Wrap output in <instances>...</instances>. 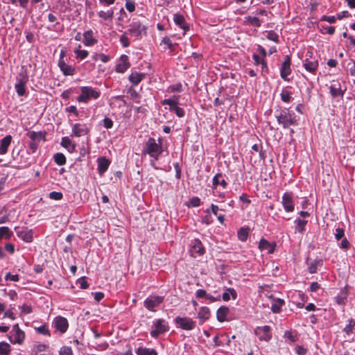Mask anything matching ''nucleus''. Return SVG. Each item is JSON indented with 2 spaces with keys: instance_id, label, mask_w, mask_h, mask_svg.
Wrapping results in <instances>:
<instances>
[{
  "instance_id": "nucleus-1",
  "label": "nucleus",
  "mask_w": 355,
  "mask_h": 355,
  "mask_svg": "<svg viewBox=\"0 0 355 355\" xmlns=\"http://www.w3.org/2000/svg\"><path fill=\"white\" fill-rule=\"evenodd\" d=\"M276 118L279 124L282 125L284 128L297 125V121L295 113L291 112L288 109L284 108L279 113L276 115Z\"/></svg>"
},
{
  "instance_id": "nucleus-2",
  "label": "nucleus",
  "mask_w": 355,
  "mask_h": 355,
  "mask_svg": "<svg viewBox=\"0 0 355 355\" xmlns=\"http://www.w3.org/2000/svg\"><path fill=\"white\" fill-rule=\"evenodd\" d=\"M162 151L161 144H157L156 140L153 137L148 139L146 143L145 153L148 154L150 157L154 158L155 160H157Z\"/></svg>"
},
{
  "instance_id": "nucleus-3",
  "label": "nucleus",
  "mask_w": 355,
  "mask_h": 355,
  "mask_svg": "<svg viewBox=\"0 0 355 355\" xmlns=\"http://www.w3.org/2000/svg\"><path fill=\"white\" fill-rule=\"evenodd\" d=\"M80 91V95L77 97L78 102L87 103L91 98L96 99L100 96V92L91 87H82Z\"/></svg>"
},
{
  "instance_id": "nucleus-4",
  "label": "nucleus",
  "mask_w": 355,
  "mask_h": 355,
  "mask_svg": "<svg viewBox=\"0 0 355 355\" xmlns=\"http://www.w3.org/2000/svg\"><path fill=\"white\" fill-rule=\"evenodd\" d=\"M127 32L128 34L139 38L142 34L146 33V26L141 21L133 19L130 24Z\"/></svg>"
},
{
  "instance_id": "nucleus-5",
  "label": "nucleus",
  "mask_w": 355,
  "mask_h": 355,
  "mask_svg": "<svg viewBox=\"0 0 355 355\" xmlns=\"http://www.w3.org/2000/svg\"><path fill=\"white\" fill-rule=\"evenodd\" d=\"M174 321L180 328L184 330L191 331L196 327V322L190 318L178 316Z\"/></svg>"
},
{
  "instance_id": "nucleus-6",
  "label": "nucleus",
  "mask_w": 355,
  "mask_h": 355,
  "mask_svg": "<svg viewBox=\"0 0 355 355\" xmlns=\"http://www.w3.org/2000/svg\"><path fill=\"white\" fill-rule=\"evenodd\" d=\"M282 204L286 212H293L295 209L293 195L291 192H286L282 196Z\"/></svg>"
},
{
  "instance_id": "nucleus-7",
  "label": "nucleus",
  "mask_w": 355,
  "mask_h": 355,
  "mask_svg": "<svg viewBox=\"0 0 355 355\" xmlns=\"http://www.w3.org/2000/svg\"><path fill=\"white\" fill-rule=\"evenodd\" d=\"M164 300L162 296H150L144 301V306L151 311H155V308L157 307Z\"/></svg>"
},
{
  "instance_id": "nucleus-8",
  "label": "nucleus",
  "mask_w": 355,
  "mask_h": 355,
  "mask_svg": "<svg viewBox=\"0 0 355 355\" xmlns=\"http://www.w3.org/2000/svg\"><path fill=\"white\" fill-rule=\"evenodd\" d=\"M10 334H12L10 341L13 343L21 344L25 338V334L19 329L18 324L13 325Z\"/></svg>"
},
{
  "instance_id": "nucleus-9",
  "label": "nucleus",
  "mask_w": 355,
  "mask_h": 355,
  "mask_svg": "<svg viewBox=\"0 0 355 355\" xmlns=\"http://www.w3.org/2000/svg\"><path fill=\"white\" fill-rule=\"evenodd\" d=\"M254 333L260 340L269 341L272 337L269 326L258 327L255 329Z\"/></svg>"
},
{
  "instance_id": "nucleus-10",
  "label": "nucleus",
  "mask_w": 355,
  "mask_h": 355,
  "mask_svg": "<svg viewBox=\"0 0 355 355\" xmlns=\"http://www.w3.org/2000/svg\"><path fill=\"white\" fill-rule=\"evenodd\" d=\"M154 327L155 329L150 331V336L153 338H157L159 334L168 331V327L164 324V320L162 319L157 320L154 323Z\"/></svg>"
},
{
  "instance_id": "nucleus-11",
  "label": "nucleus",
  "mask_w": 355,
  "mask_h": 355,
  "mask_svg": "<svg viewBox=\"0 0 355 355\" xmlns=\"http://www.w3.org/2000/svg\"><path fill=\"white\" fill-rule=\"evenodd\" d=\"M20 78L18 79L17 83L15 85V87L16 92L19 96H22L25 94V85L28 81V76L26 73H20Z\"/></svg>"
},
{
  "instance_id": "nucleus-12",
  "label": "nucleus",
  "mask_w": 355,
  "mask_h": 355,
  "mask_svg": "<svg viewBox=\"0 0 355 355\" xmlns=\"http://www.w3.org/2000/svg\"><path fill=\"white\" fill-rule=\"evenodd\" d=\"M291 73V58L288 55H286L281 66L280 76L284 80H288L287 77Z\"/></svg>"
},
{
  "instance_id": "nucleus-13",
  "label": "nucleus",
  "mask_w": 355,
  "mask_h": 355,
  "mask_svg": "<svg viewBox=\"0 0 355 355\" xmlns=\"http://www.w3.org/2000/svg\"><path fill=\"white\" fill-rule=\"evenodd\" d=\"M55 328L60 333L64 334L69 327L68 320L62 316H58L53 321Z\"/></svg>"
},
{
  "instance_id": "nucleus-14",
  "label": "nucleus",
  "mask_w": 355,
  "mask_h": 355,
  "mask_svg": "<svg viewBox=\"0 0 355 355\" xmlns=\"http://www.w3.org/2000/svg\"><path fill=\"white\" fill-rule=\"evenodd\" d=\"M58 67L64 76H73L75 73V67L65 63L63 60L62 53L61 54V58L58 62Z\"/></svg>"
},
{
  "instance_id": "nucleus-15",
  "label": "nucleus",
  "mask_w": 355,
  "mask_h": 355,
  "mask_svg": "<svg viewBox=\"0 0 355 355\" xmlns=\"http://www.w3.org/2000/svg\"><path fill=\"white\" fill-rule=\"evenodd\" d=\"M17 235L19 238L22 239L24 241L30 243L33 241V232L32 230L28 228H24L21 230H16Z\"/></svg>"
},
{
  "instance_id": "nucleus-16",
  "label": "nucleus",
  "mask_w": 355,
  "mask_h": 355,
  "mask_svg": "<svg viewBox=\"0 0 355 355\" xmlns=\"http://www.w3.org/2000/svg\"><path fill=\"white\" fill-rule=\"evenodd\" d=\"M89 129L85 124L76 123L72 127V135L81 137L87 135Z\"/></svg>"
},
{
  "instance_id": "nucleus-17",
  "label": "nucleus",
  "mask_w": 355,
  "mask_h": 355,
  "mask_svg": "<svg viewBox=\"0 0 355 355\" xmlns=\"http://www.w3.org/2000/svg\"><path fill=\"white\" fill-rule=\"evenodd\" d=\"M205 253V248L199 239H195L191 244V255L196 257V254L199 256Z\"/></svg>"
},
{
  "instance_id": "nucleus-18",
  "label": "nucleus",
  "mask_w": 355,
  "mask_h": 355,
  "mask_svg": "<svg viewBox=\"0 0 355 355\" xmlns=\"http://www.w3.org/2000/svg\"><path fill=\"white\" fill-rule=\"evenodd\" d=\"M46 132H35V131H28L26 135L31 139V141H35L37 143L40 142V141L46 140Z\"/></svg>"
},
{
  "instance_id": "nucleus-19",
  "label": "nucleus",
  "mask_w": 355,
  "mask_h": 355,
  "mask_svg": "<svg viewBox=\"0 0 355 355\" xmlns=\"http://www.w3.org/2000/svg\"><path fill=\"white\" fill-rule=\"evenodd\" d=\"M304 67L306 71L315 74L318 68V61L316 59L311 60L306 58L304 60Z\"/></svg>"
},
{
  "instance_id": "nucleus-20",
  "label": "nucleus",
  "mask_w": 355,
  "mask_h": 355,
  "mask_svg": "<svg viewBox=\"0 0 355 355\" xmlns=\"http://www.w3.org/2000/svg\"><path fill=\"white\" fill-rule=\"evenodd\" d=\"M130 67L128 57L123 55L120 58V62L116 66V71L119 73H124Z\"/></svg>"
},
{
  "instance_id": "nucleus-21",
  "label": "nucleus",
  "mask_w": 355,
  "mask_h": 355,
  "mask_svg": "<svg viewBox=\"0 0 355 355\" xmlns=\"http://www.w3.org/2000/svg\"><path fill=\"white\" fill-rule=\"evenodd\" d=\"M12 141L11 135H6L0 140V155H5L8 152V147Z\"/></svg>"
},
{
  "instance_id": "nucleus-22",
  "label": "nucleus",
  "mask_w": 355,
  "mask_h": 355,
  "mask_svg": "<svg viewBox=\"0 0 355 355\" xmlns=\"http://www.w3.org/2000/svg\"><path fill=\"white\" fill-rule=\"evenodd\" d=\"M330 94L333 97L343 96L344 92L342 91L340 84L338 81H333L329 87Z\"/></svg>"
},
{
  "instance_id": "nucleus-23",
  "label": "nucleus",
  "mask_w": 355,
  "mask_h": 355,
  "mask_svg": "<svg viewBox=\"0 0 355 355\" xmlns=\"http://www.w3.org/2000/svg\"><path fill=\"white\" fill-rule=\"evenodd\" d=\"M209 309L207 306H202L198 313V318L200 320V324H203L207 321L209 318Z\"/></svg>"
},
{
  "instance_id": "nucleus-24",
  "label": "nucleus",
  "mask_w": 355,
  "mask_h": 355,
  "mask_svg": "<svg viewBox=\"0 0 355 355\" xmlns=\"http://www.w3.org/2000/svg\"><path fill=\"white\" fill-rule=\"evenodd\" d=\"M83 37L85 46H90L97 43V40L93 38V31L92 30L85 32Z\"/></svg>"
},
{
  "instance_id": "nucleus-25",
  "label": "nucleus",
  "mask_w": 355,
  "mask_h": 355,
  "mask_svg": "<svg viewBox=\"0 0 355 355\" xmlns=\"http://www.w3.org/2000/svg\"><path fill=\"white\" fill-rule=\"evenodd\" d=\"M173 19L175 24L179 26L181 28H182L184 31V32L189 30V26L187 25L184 17L182 15L175 14L173 15Z\"/></svg>"
},
{
  "instance_id": "nucleus-26",
  "label": "nucleus",
  "mask_w": 355,
  "mask_h": 355,
  "mask_svg": "<svg viewBox=\"0 0 355 355\" xmlns=\"http://www.w3.org/2000/svg\"><path fill=\"white\" fill-rule=\"evenodd\" d=\"M275 245H272L265 239H261L259 241V248L261 250H267L269 254L273 253Z\"/></svg>"
},
{
  "instance_id": "nucleus-27",
  "label": "nucleus",
  "mask_w": 355,
  "mask_h": 355,
  "mask_svg": "<svg viewBox=\"0 0 355 355\" xmlns=\"http://www.w3.org/2000/svg\"><path fill=\"white\" fill-rule=\"evenodd\" d=\"M110 165V162L105 157L98 159V170L100 174L105 173Z\"/></svg>"
},
{
  "instance_id": "nucleus-28",
  "label": "nucleus",
  "mask_w": 355,
  "mask_h": 355,
  "mask_svg": "<svg viewBox=\"0 0 355 355\" xmlns=\"http://www.w3.org/2000/svg\"><path fill=\"white\" fill-rule=\"evenodd\" d=\"M145 77L144 73L134 72L129 76V80L135 85H138Z\"/></svg>"
},
{
  "instance_id": "nucleus-29",
  "label": "nucleus",
  "mask_w": 355,
  "mask_h": 355,
  "mask_svg": "<svg viewBox=\"0 0 355 355\" xmlns=\"http://www.w3.org/2000/svg\"><path fill=\"white\" fill-rule=\"evenodd\" d=\"M229 312V309L226 306L220 307L216 312V318L219 322H224L226 320V315Z\"/></svg>"
},
{
  "instance_id": "nucleus-30",
  "label": "nucleus",
  "mask_w": 355,
  "mask_h": 355,
  "mask_svg": "<svg viewBox=\"0 0 355 355\" xmlns=\"http://www.w3.org/2000/svg\"><path fill=\"white\" fill-rule=\"evenodd\" d=\"M137 355H157V352L155 349H150L146 347H139L135 351Z\"/></svg>"
},
{
  "instance_id": "nucleus-31",
  "label": "nucleus",
  "mask_w": 355,
  "mask_h": 355,
  "mask_svg": "<svg viewBox=\"0 0 355 355\" xmlns=\"http://www.w3.org/2000/svg\"><path fill=\"white\" fill-rule=\"evenodd\" d=\"M97 15L100 18L105 20H112L114 17V10L110 9L107 11L101 10L98 12Z\"/></svg>"
},
{
  "instance_id": "nucleus-32",
  "label": "nucleus",
  "mask_w": 355,
  "mask_h": 355,
  "mask_svg": "<svg viewBox=\"0 0 355 355\" xmlns=\"http://www.w3.org/2000/svg\"><path fill=\"white\" fill-rule=\"evenodd\" d=\"M295 223L296 224L295 230L301 234L304 233L307 220L297 218L295 220Z\"/></svg>"
},
{
  "instance_id": "nucleus-33",
  "label": "nucleus",
  "mask_w": 355,
  "mask_h": 355,
  "mask_svg": "<svg viewBox=\"0 0 355 355\" xmlns=\"http://www.w3.org/2000/svg\"><path fill=\"white\" fill-rule=\"evenodd\" d=\"M222 178L221 173H217L213 178V185L216 187L218 185L222 186L223 188H225L227 183L224 179L220 180Z\"/></svg>"
},
{
  "instance_id": "nucleus-34",
  "label": "nucleus",
  "mask_w": 355,
  "mask_h": 355,
  "mask_svg": "<svg viewBox=\"0 0 355 355\" xmlns=\"http://www.w3.org/2000/svg\"><path fill=\"white\" fill-rule=\"evenodd\" d=\"M284 304L283 300L277 299L274 300L271 306V310L273 313H279L282 309V306Z\"/></svg>"
},
{
  "instance_id": "nucleus-35",
  "label": "nucleus",
  "mask_w": 355,
  "mask_h": 355,
  "mask_svg": "<svg viewBox=\"0 0 355 355\" xmlns=\"http://www.w3.org/2000/svg\"><path fill=\"white\" fill-rule=\"evenodd\" d=\"M12 235V232L8 227H0V240L3 238L9 239Z\"/></svg>"
},
{
  "instance_id": "nucleus-36",
  "label": "nucleus",
  "mask_w": 355,
  "mask_h": 355,
  "mask_svg": "<svg viewBox=\"0 0 355 355\" xmlns=\"http://www.w3.org/2000/svg\"><path fill=\"white\" fill-rule=\"evenodd\" d=\"M249 234V229L241 227L238 231V238L241 241H245Z\"/></svg>"
},
{
  "instance_id": "nucleus-37",
  "label": "nucleus",
  "mask_w": 355,
  "mask_h": 355,
  "mask_svg": "<svg viewBox=\"0 0 355 355\" xmlns=\"http://www.w3.org/2000/svg\"><path fill=\"white\" fill-rule=\"evenodd\" d=\"M54 161L57 164L62 166L66 163V157L64 154L58 153L54 155Z\"/></svg>"
},
{
  "instance_id": "nucleus-38",
  "label": "nucleus",
  "mask_w": 355,
  "mask_h": 355,
  "mask_svg": "<svg viewBox=\"0 0 355 355\" xmlns=\"http://www.w3.org/2000/svg\"><path fill=\"white\" fill-rule=\"evenodd\" d=\"M61 145L69 150L70 148H71L72 150L75 149V145L71 144V141L68 137H64L62 138Z\"/></svg>"
},
{
  "instance_id": "nucleus-39",
  "label": "nucleus",
  "mask_w": 355,
  "mask_h": 355,
  "mask_svg": "<svg viewBox=\"0 0 355 355\" xmlns=\"http://www.w3.org/2000/svg\"><path fill=\"white\" fill-rule=\"evenodd\" d=\"M10 352V347L7 343H0V354L9 355Z\"/></svg>"
},
{
  "instance_id": "nucleus-40",
  "label": "nucleus",
  "mask_w": 355,
  "mask_h": 355,
  "mask_svg": "<svg viewBox=\"0 0 355 355\" xmlns=\"http://www.w3.org/2000/svg\"><path fill=\"white\" fill-rule=\"evenodd\" d=\"M162 105H167L169 106L170 111L172 110L178 105L175 99H164L162 101Z\"/></svg>"
},
{
  "instance_id": "nucleus-41",
  "label": "nucleus",
  "mask_w": 355,
  "mask_h": 355,
  "mask_svg": "<svg viewBox=\"0 0 355 355\" xmlns=\"http://www.w3.org/2000/svg\"><path fill=\"white\" fill-rule=\"evenodd\" d=\"M246 21L251 26H255V27H260L261 23L259 19L257 17H250L248 16L245 18Z\"/></svg>"
},
{
  "instance_id": "nucleus-42",
  "label": "nucleus",
  "mask_w": 355,
  "mask_h": 355,
  "mask_svg": "<svg viewBox=\"0 0 355 355\" xmlns=\"http://www.w3.org/2000/svg\"><path fill=\"white\" fill-rule=\"evenodd\" d=\"M128 94L130 95L132 99L135 101L137 103L139 102L137 100L140 98V96L133 87H130V88H128Z\"/></svg>"
},
{
  "instance_id": "nucleus-43",
  "label": "nucleus",
  "mask_w": 355,
  "mask_h": 355,
  "mask_svg": "<svg viewBox=\"0 0 355 355\" xmlns=\"http://www.w3.org/2000/svg\"><path fill=\"white\" fill-rule=\"evenodd\" d=\"M291 92L286 90V89H283L280 94L281 99L284 102H286V103L289 102L291 100Z\"/></svg>"
},
{
  "instance_id": "nucleus-44",
  "label": "nucleus",
  "mask_w": 355,
  "mask_h": 355,
  "mask_svg": "<svg viewBox=\"0 0 355 355\" xmlns=\"http://www.w3.org/2000/svg\"><path fill=\"white\" fill-rule=\"evenodd\" d=\"M128 34V33L126 31L120 37V42L121 43L123 47H128L130 46L129 39L127 36Z\"/></svg>"
},
{
  "instance_id": "nucleus-45",
  "label": "nucleus",
  "mask_w": 355,
  "mask_h": 355,
  "mask_svg": "<svg viewBox=\"0 0 355 355\" xmlns=\"http://www.w3.org/2000/svg\"><path fill=\"white\" fill-rule=\"evenodd\" d=\"M59 355H73L71 347L64 346L59 351Z\"/></svg>"
},
{
  "instance_id": "nucleus-46",
  "label": "nucleus",
  "mask_w": 355,
  "mask_h": 355,
  "mask_svg": "<svg viewBox=\"0 0 355 355\" xmlns=\"http://www.w3.org/2000/svg\"><path fill=\"white\" fill-rule=\"evenodd\" d=\"M355 326V320L352 318L349 320V324L345 327L344 331L347 334H349L352 332L353 328Z\"/></svg>"
},
{
  "instance_id": "nucleus-47",
  "label": "nucleus",
  "mask_w": 355,
  "mask_h": 355,
  "mask_svg": "<svg viewBox=\"0 0 355 355\" xmlns=\"http://www.w3.org/2000/svg\"><path fill=\"white\" fill-rule=\"evenodd\" d=\"M267 39L269 40H271V41H273L276 43H278L279 42V36L278 35L274 32L273 31H270L267 34V36H266Z\"/></svg>"
},
{
  "instance_id": "nucleus-48",
  "label": "nucleus",
  "mask_w": 355,
  "mask_h": 355,
  "mask_svg": "<svg viewBox=\"0 0 355 355\" xmlns=\"http://www.w3.org/2000/svg\"><path fill=\"white\" fill-rule=\"evenodd\" d=\"M74 53L76 55V57L80 59L85 58L89 55L88 51L86 50L76 49L74 51Z\"/></svg>"
},
{
  "instance_id": "nucleus-49",
  "label": "nucleus",
  "mask_w": 355,
  "mask_h": 355,
  "mask_svg": "<svg viewBox=\"0 0 355 355\" xmlns=\"http://www.w3.org/2000/svg\"><path fill=\"white\" fill-rule=\"evenodd\" d=\"M37 333L45 336H50V331L46 325H42L37 328H35Z\"/></svg>"
},
{
  "instance_id": "nucleus-50",
  "label": "nucleus",
  "mask_w": 355,
  "mask_h": 355,
  "mask_svg": "<svg viewBox=\"0 0 355 355\" xmlns=\"http://www.w3.org/2000/svg\"><path fill=\"white\" fill-rule=\"evenodd\" d=\"M345 237V231L343 228L338 227L336 229L335 238L337 241Z\"/></svg>"
},
{
  "instance_id": "nucleus-51",
  "label": "nucleus",
  "mask_w": 355,
  "mask_h": 355,
  "mask_svg": "<svg viewBox=\"0 0 355 355\" xmlns=\"http://www.w3.org/2000/svg\"><path fill=\"white\" fill-rule=\"evenodd\" d=\"M206 213H207V215H205V216H203L202 218V223H205L207 225H209L211 223H212V218H211V216L210 215V211L209 209H207L206 210Z\"/></svg>"
},
{
  "instance_id": "nucleus-52",
  "label": "nucleus",
  "mask_w": 355,
  "mask_h": 355,
  "mask_svg": "<svg viewBox=\"0 0 355 355\" xmlns=\"http://www.w3.org/2000/svg\"><path fill=\"white\" fill-rule=\"evenodd\" d=\"M322 33H328L329 35H333L335 33V28L334 26H322V29L320 30Z\"/></svg>"
},
{
  "instance_id": "nucleus-53",
  "label": "nucleus",
  "mask_w": 355,
  "mask_h": 355,
  "mask_svg": "<svg viewBox=\"0 0 355 355\" xmlns=\"http://www.w3.org/2000/svg\"><path fill=\"white\" fill-rule=\"evenodd\" d=\"M63 195L61 192L52 191L49 193V198L53 200H61Z\"/></svg>"
},
{
  "instance_id": "nucleus-54",
  "label": "nucleus",
  "mask_w": 355,
  "mask_h": 355,
  "mask_svg": "<svg viewBox=\"0 0 355 355\" xmlns=\"http://www.w3.org/2000/svg\"><path fill=\"white\" fill-rule=\"evenodd\" d=\"M252 58L254 61V64L256 65L258 64H265V58H260L258 55L254 54L252 55Z\"/></svg>"
},
{
  "instance_id": "nucleus-55",
  "label": "nucleus",
  "mask_w": 355,
  "mask_h": 355,
  "mask_svg": "<svg viewBox=\"0 0 355 355\" xmlns=\"http://www.w3.org/2000/svg\"><path fill=\"white\" fill-rule=\"evenodd\" d=\"M5 279L18 282L19 280V275H12L10 272H8L5 276Z\"/></svg>"
},
{
  "instance_id": "nucleus-56",
  "label": "nucleus",
  "mask_w": 355,
  "mask_h": 355,
  "mask_svg": "<svg viewBox=\"0 0 355 355\" xmlns=\"http://www.w3.org/2000/svg\"><path fill=\"white\" fill-rule=\"evenodd\" d=\"M172 112H174L178 117H183L185 114L184 110L178 105L172 110Z\"/></svg>"
},
{
  "instance_id": "nucleus-57",
  "label": "nucleus",
  "mask_w": 355,
  "mask_h": 355,
  "mask_svg": "<svg viewBox=\"0 0 355 355\" xmlns=\"http://www.w3.org/2000/svg\"><path fill=\"white\" fill-rule=\"evenodd\" d=\"M189 204L194 207H198L200 205V199L198 197H193L190 199Z\"/></svg>"
},
{
  "instance_id": "nucleus-58",
  "label": "nucleus",
  "mask_w": 355,
  "mask_h": 355,
  "mask_svg": "<svg viewBox=\"0 0 355 355\" xmlns=\"http://www.w3.org/2000/svg\"><path fill=\"white\" fill-rule=\"evenodd\" d=\"M341 239H342V241L339 245L340 248L343 250H347L349 248V242L345 237H344Z\"/></svg>"
},
{
  "instance_id": "nucleus-59",
  "label": "nucleus",
  "mask_w": 355,
  "mask_h": 355,
  "mask_svg": "<svg viewBox=\"0 0 355 355\" xmlns=\"http://www.w3.org/2000/svg\"><path fill=\"white\" fill-rule=\"evenodd\" d=\"M103 126L107 128H111L113 126V121L110 118L105 117L103 119Z\"/></svg>"
},
{
  "instance_id": "nucleus-60",
  "label": "nucleus",
  "mask_w": 355,
  "mask_h": 355,
  "mask_svg": "<svg viewBox=\"0 0 355 355\" xmlns=\"http://www.w3.org/2000/svg\"><path fill=\"white\" fill-rule=\"evenodd\" d=\"M125 8L129 12H133L135 10V4L133 1H127Z\"/></svg>"
},
{
  "instance_id": "nucleus-61",
  "label": "nucleus",
  "mask_w": 355,
  "mask_h": 355,
  "mask_svg": "<svg viewBox=\"0 0 355 355\" xmlns=\"http://www.w3.org/2000/svg\"><path fill=\"white\" fill-rule=\"evenodd\" d=\"M336 17L334 16H326L323 15L321 17V21H328L330 24H334L336 22Z\"/></svg>"
},
{
  "instance_id": "nucleus-62",
  "label": "nucleus",
  "mask_w": 355,
  "mask_h": 355,
  "mask_svg": "<svg viewBox=\"0 0 355 355\" xmlns=\"http://www.w3.org/2000/svg\"><path fill=\"white\" fill-rule=\"evenodd\" d=\"M47 346L45 344H37L35 345V354H37L38 352H42L46 350Z\"/></svg>"
},
{
  "instance_id": "nucleus-63",
  "label": "nucleus",
  "mask_w": 355,
  "mask_h": 355,
  "mask_svg": "<svg viewBox=\"0 0 355 355\" xmlns=\"http://www.w3.org/2000/svg\"><path fill=\"white\" fill-rule=\"evenodd\" d=\"M309 271L311 274L316 272V271H317V262L316 261L312 262L309 264Z\"/></svg>"
},
{
  "instance_id": "nucleus-64",
  "label": "nucleus",
  "mask_w": 355,
  "mask_h": 355,
  "mask_svg": "<svg viewBox=\"0 0 355 355\" xmlns=\"http://www.w3.org/2000/svg\"><path fill=\"white\" fill-rule=\"evenodd\" d=\"M66 111L68 112L73 113L76 116H78V111L76 107L74 105H71V106L67 107Z\"/></svg>"
}]
</instances>
